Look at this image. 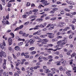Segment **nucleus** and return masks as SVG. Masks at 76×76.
Wrapping results in <instances>:
<instances>
[{"instance_id": "680f3d73", "label": "nucleus", "mask_w": 76, "mask_h": 76, "mask_svg": "<svg viewBox=\"0 0 76 76\" xmlns=\"http://www.w3.org/2000/svg\"><path fill=\"white\" fill-rule=\"evenodd\" d=\"M23 18H26V15H23Z\"/></svg>"}, {"instance_id": "864d4df0", "label": "nucleus", "mask_w": 76, "mask_h": 76, "mask_svg": "<svg viewBox=\"0 0 76 76\" xmlns=\"http://www.w3.org/2000/svg\"><path fill=\"white\" fill-rule=\"evenodd\" d=\"M52 41H53V42H54V41H57V39H52Z\"/></svg>"}, {"instance_id": "dca6fc26", "label": "nucleus", "mask_w": 76, "mask_h": 76, "mask_svg": "<svg viewBox=\"0 0 76 76\" xmlns=\"http://www.w3.org/2000/svg\"><path fill=\"white\" fill-rule=\"evenodd\" d=\"M69 29H70V27H66L65 28H64V31H67V30Z\"/></svg>"}, {"instance_id": "a211bd4d", "label": "nucleus", "mask_w": 76, "mask_h": 76, "mask_svg": "<svg viewBox=\"0 0 76 76\" xmlns=\"http://www.w3.org/2000/svg\"><path fill=\"white\" fill-rule=\"evenodd\" d=\"M45 37H47V35L45 34V35H42L40 36L41 38H45Z\"/></svg>"}, {"instance_id": "6e6552de", "label": "nucleus", "mask_w": 76, "mask_h": 76, "mask_svg": "<svg viewBox=\"0 0 76 76\" xmlns=\"http://www.w3.org/2000/svg\"><path fill=\"white\" fill-rule=\"evenodd\" d=\"M6 60H4V63L3 64V67L4 69H6Z\"/></svg>"}, {"instance_id": "423d86ee", "label": "nucleus", "mask_w": 76, "mask_h": 76, "mask_svg": "<svg viewBox=\"0 0 76 76\" xmlns=\"http://www.w3.org/2000/svg\"><path fill=\"white\" fill-rule=\"evenodd\" d=\"M66 2L67 3H68V4H70L71 5H75L76 4V3L73 2L71 1H68L67 0L66 1Z\"/></svg>"}, {"instance_id": "ddd939ff", "label": "nucleus", "mask_w": 76, "mask_h": 76, "mask_svg": "<svg viewBox=\"0 0 76 76\" xmlns=\"http://www.w3.org/2000/svg\"><path fill=\"white\" fill-rule=\"evenodd\" d=\"M26 15L27 16H29L30 14H31V12H26L25 13Z\"/></svg>"}, {"instance_id": "bb28decb", "label": "nucleus", "mask_w": 76, "mask_h": 76, "mask_svg": "<svg viewBox=\"0 0 76 76\" xmlns=\"http://www.w3.org/2000/svg\"><path fill=\"white\" fill-rule=\"evenodd\" d=\"M71 27H72V29L73 30H75V26H74V25H71Z\"/></svg>"}, {"instance_id": "052dcab7", "label": "nucleus", "mask_w": 76, "mask_h": 76, "mask_svg": "<svg viewBox=\"0 0 76 76\" xmlns=\"http://www.w3.org/2000/svg\"><path fill=\"white\" fill-rule=\"evenodd\" d=\"M19 27H17L15 28V31H18V30H19Z\"/></svg>"}, {"instance_id": "f03ea898", "label": "nucleus", "mask_w": 76, "mask_h": 76, "mask_svg": "<svg viewBox=\"0 0 76 76\" xmlns=\"http://www.w3.org/2000/svg\"><path fill=\"white\" fill-rule=\"evenodd\" d=\"M40 2H42L43 4H45L44 5L45 6H47V5H48L50 4V3H47V1H45V0H41Z\"/></svg>"}, {"instance_id": "ea45409f", "label": "nucleus", "mask_w": 76, "mask_h": 76, "mask_svg": "<svg viewBox=\"0 0 76 76\" xmlns=\"http://www.w3.org/2000/svg\"><path fill=\"white\" fill-rule=\"evenodd\" d=\"M34 38V39H39V37H38L37 36H36V37H33Z\"/></svg>"}, {"instance_id": "de8ad7c7", "label": "nucleus", "mask_w": 76, "mask_h": 76, "mask_svg": "<svg viewBox=\"0 0 76 76\" xmlns=\"http://www.w3.org/2000/svg\"><path fill=\"white\" fill-rule=\"evenodd\" d=\"M11 34L12 37L14 38L15 37V35H14V34L13 33H11Z\"/></svg>"}, {"instance_id": "1a4fd4ad", "label": "nucleus", "mask_w": 76, "mask_h": 76, "mask_svg": "<svg viewBox=\"0 0 76 76\" xmlns=\"http://www.w3.org/2000/svg\"><path fill=\"white\" fill-rule=\"evenodd\" d=\"M54 26H55V24H52L50 26V27L49 28L50 29H53V28H54Z\"/></svg>"}, {"instance_id": "58836bf2", "label": "nucleus", "mask_w": 76, "mask_h": 76, "mask_svg": "<svg viewBox=\"0 0 76 76\" xmlns=\"http://www.w3.org/2000/svg\"><path fill=\"white\" fill-rule=\"evenodd\" d=\"M48 70H49V69H46L45 70V72L46 73H47Z\"/></svg>"}, {"instance_id": "13d9d810", "label": "nucleus", "mask_w": 76, "mask_h": 76, "mask_svg": "<svg viewBox=\"0 0 76 76\" xmlns=\"http://www.w3.org/2000/svg\"><path fill=\"white\" fill-rule=\"evenodd\" d=\"M47 68V66H43V69H45V70Z\"/></svg>"}, {"instance_id": "c85d7f7f", "label": "nucleus", "mask_w": 76, "mask_h": 76, "mask_svg": "<svg viewBox=\"0 0 76 76\" xmlns=\"http://www.w3.org/2000/svg\"><path fill=\"white\" fill-rule=\"evenodd\" d=\"M23 27V25H21L20 27H18L19 29H20Z\"/></svg>"}, {"instance_id": "5701e85b", "label": "nucleus", "mask_w": 76, "mask_h": 76, "mask_svg": "<svg viewBox=\"0 0 76 76\" xmlns=\"http://www.w3.org/2000/svg\"><path fill=\"white\" fill-rule=\"evenodd\" d=\"M8 61H11L12 60V57L10 56H8Z\"/></svg>"}, {"instance_id": "0eeeda50", "label": "nucleus", "mask_w": 76, "mask_h": 76, "mask_svg": "<svg viewBox=\"0 0 76 76\" xmlns=\"http://www.w3.org/2000/svg\"><path fill=\"white\" fill-rule=\"evenodd\" d=\"M2 22L3 25H6V23L7 25H9L10 24V23L9 22V21L7 20L6 21H4V20L2 21ZM4 22H5V23H4Z\"/></svg>"}, {"instance_id": "f704fd0d", "label": "nucleus", "mask_w": 76, "mask_h": 76, "mask_svg": "<svg viewBox=\"0 0 76 76\" xmlns=\"http://www.w3.org/2000/svg\"><path fill=\"white\" fill-rule=\"evenodd\" d=\"M18 41H25V39H21L20 38H19L18 39Z\"/></svg>"}, {"instance_id": "69168bd1", "label": "nucleus", "mask_w": 76, "mask_h": 76, "mask_svg": "<svg viewBox=\"0 0 76 76\" xmlns=\"http://www.w3.org/2000/svg\"><path fill=\"white\" fill-rule=\"evenodd\" d=\"M71 32H72V31L70 30V31H68L67 32V34H70V33H71Z\"/></svg>"}, {"instance_id": "f257e3e1", "label": "nucleus", "mask_w": 76, "mask_h": 76, "mask_svg": "<svg viewBox=\"0 0 76 76\" xmlns=\"http://www.w3.org/2000/svg\"><path fill=\"white\" fill-rule=\"evenodd\" d=\"M66 43H67V40H65V39L63 40H60L57 42V44H59V45H61V47H63V45H64V44H66Z\"/></svg>"}, {"instance_id": "a878e982", "label": "nucleus", "mask_w": 76, "mask_h": 76, "mask_svg": "<svg viewBox=\"0 0 76 76\" xmlns=\"http://www.w3.org/2000/svg\"><path fill=\"white\" fill-rule=\"evenodd\" d=\"M66 74H67V75H68V76H71V74H70V73H69V72H66Z\"/></svg>"}, {"instance_id": "f8f14e48", "label": "nucleus", "mask_w": 76, "mask_h": 76, "mask_svg": "<svg viewBox=\"0 0 76 76\" xmlns=\"http://www.w3.org/2000/svg\"><path fill=\"white\" fill-rule=\"evenodd\" d=\"M15 49L17 51H18V50H20V48H19V46H16L15 48Z\"/></svg>"}, {"instance_id": "09e8293b", "label": "nucleus", "mask_w": 76, "mask_h": 76, "mask_svg": "<svg viewBox=\"0 0 76 76\" xmlns=\"http://www.w3.org/2000/svg\"><path fill=\"white\" fill-rule=\"evenodd\" d=\"M48 76H53V74L50 73V74H48Z\"/></svg>"}, {"instance_id": "c9c22d12", "label": "nucleus", "mask_w": 76, "mask_h": 76, "mask_svg": "<svg viewBox=\"0 0 76 76\" xmlns=\"http://www.w3.org/2000/svg\"><path fill=\"white\" fill-rule=\"evenodd\" d=\"M3 71H4L3 70V69L1 70L0 71V73L1 75H2V74L3 73Z\"/></svg>"}, {"instance_id": "7ed1b4c3", "label": "nucleus", "mask_w": 76, "mask_h": 76, "mask_svg": "<svg viewBox=\"0 0 76 76\" xmlns=\"http://www.w3.org/2000/svg\"><path fill=\"white\" fill-rule=\"evenodd\" d=\"M6 46V43L5 42H3V44L1 43L0 44V47L1 49L3 50L5 48V47Z\"/></svg>"}, {"instance_id": "3c124183", "label": "nucleus", "mask_w": 76, "mask_h": 76, "mask_svg": "<svg viewBox=\"0 0 76 76\" xmlns=\"http://www.w3.org/2000/svg\"><path fill=\"white\" fill-rule=\"evenodd\" d=\"M69 9H72L73 8V6L72 5L69 6Z\"/></svg>"}, {"instance_id": "b1692460", "label": "nucleus", "mask_w": 76, "mask_h": 76, "mask_svg": "<svg viewBox=\"0 0 76 76\" xmlns=\"http://www.w3.org/2000/svg\"><path fill=\"white\" fill-rule=\"evenodd\" d=\"M57 19L56 17H54L53 18H52L50 19L51 20H56Z\"/></svg>"}, {"instance_id": "72a5a7b5", "label": "nucleus", "mask_w": 76, "mask_h": 76, "mask_svg": "<svg viewBox=\"0 0 76 76\" xmlns=\"http://www.w3.org/2000/svg\"><path fill=\"white\" fill-rule=\"evenodd\" d=\"M53 56H48V58H50V59H51V58H53Z\"/></svg>"}, {"instance_id": "6ab92c4d", "label": "nucleus", "mask_w": 76, "mask_h": 76, "mask_svg": "<svg viewBox=\"0 0 76 76\" xmlns=\"http://www.w3.org/2000/svg\"><path fill=\"white\" fill-rule=\"evenodd\" d=\"M34 49H35L34 47H32L29 48V49L30 50H31V51H32V50H34Z\"/></svg>"}, {"instance_id": "c756f323", "label": "nucleus", "mask_w": 76, "mask_h": 76, "mask_svg": "<svg viewBox=\"0 0 76 76\" xmlns=\"http://www.w3.org/2000/svg\"><path fill=\"white\" fill-rule=\"evenodd\" d=\"M41 40H42V39L39 38V41H37V42H41Z\"/></svg>"}, {"instance_id": "9d476101", "label": "nucleus", "mask_w": 76, "mask_h": 76, "mask_svg": "<svg viewBox=\"0 0 76 76\" xmlns=\"http://www.w3.org/2000/svg\"><path fill=\"white\" fill-rule=\"evenodd\" d=\"M20 64V61L18 60L17 61V63L16 64V66L18 67V65H19Z\"/></svg>"}, {"instance_id": "37998d69", "label": "nucleus", "mask_w": 76, "mask_h": 76, "mask_svg": "<svg viewBox=\"0 0 76 76\" xmlns=\"http://www.w3.org/2000/svg\"><path fill=\"white\" fill-rule=\"evenodd\" d=\"M2 4L3 6H4L6 4V2H5V1H2Z\"/></svg>"}, {"instance_id": "20e7f679", "label": "nucleus", "mask_w": 76, "mask_h": 76, "mask_svg": "<svg viewBox=\"0 0 76 76\" xmlns=\"http://www.w3.org/2000/svg\"><path fill=\"white\" fill-rule=\"evenodd\" d=\"M43 42H41L42 44H47V42H48L49 40L48 39H43Z\"/></svg>"}, {"instance_id": "4be33fe9", "label": "nucleus", "mask_w": 76, "mask_h": 76, "mask_svg": "<svg viewBox=\"0 0 76 76\" xmlns=\"http://www.w3.org/2000/svg\"><path fill=\"white\" fill-rule=\"evenodd\" d=\"M76 55V53H74L72 55H71V57H73L74 56H75Z\"/></svg>"}, {"instance_id": "2f4dec72", "label": "nucleus", "mask_w": 76, "mask_h": 76, "mask_svg": "<svg viewBox=\"0 0 76 76\" xmlns=\"http://www.w3.org/2000/svg\"><path fill=\"white\" fill-rule=\"evenodd\" d=\"M48 45L49 47H53V45L51 44H48Z\"/></svg>"}, {"instance_id": "2eb2a0df", "label": "nucleus", "mask_w": 76, "mask_h": 76, "mask_svg": "<svg viewBox=\"0 0 76 76\" xmlns=\"http://www.w3.org/2000/svg\"><path fill=\"white\" fill-rule=\"evenodd\" d=\"M48 37L49 38H54V35H49L48 36Z\"/></svg>"}, {"instance_id": "338daca9", "label": "nucleus", "mask_w": 76, "mask_h": 76, "mask_svg": "<svg viewBox=\"0 0 76 76\" xmlns=\"http://www.w3.org/2000/svg\"><path fill=\"white\" fill-rule=\"evenodd\" d=\"M6 72H4L3 73V76H6Z\"/></svg>"}, {"instance_id": "473e14b6", "label": "nucleus", "mask_w": 76, "mask_h": 76, "mask_svg": "<svg viewBox=\"0 0 76 76\" xmlns=\"http://www.w3.org/2000/svg\"><path fill=\"white\" fill-rule=\"evenodd\" d=\"M38 11V10H37V9H35V10H33V12H37Z\"/></svg>"}, {"instance_id": "79ce46f5", "label": "nucleus", "mask_w": 76, "mask_h": 76, "mask_svg": "<svg viewBox=\"0 0 76 76\" xmlns=\"http://www.w3.org/2000/svg\"><path fill=\"white\" fill-rule=\"evenodd\" d=\"M26 6L27 7L29 6H30V3L29 2H27V3Z\"/></svg>"}, {"instance_id": "9b49d317", "label": "nucleus", "mask_w": 76, "mask_h": 76, "mask_svg": "<svg viewBox=\"0 0 76 76\" xmlns=\"http://www.w3.org/2000/svg\"><path fill=\"white\" fill-rule=\"evenodd\" d=\"M29 42H30V45H32V44H33V43H34V41L32 39H30L29 41Z\"/></svg>"}, {"instance_id": "8fccbe9b", "label": "nucleus", "mask_w": 76, "mask_h": 76, "mask_svg": "<svg viewBox=\"0 0 76 76\" xmlns=\"http://www.w3.org/2000/svg\"><path fill=\"white\" fill-rule=\"evenodd\" d=\"M0 7L1 10H3V8L2 7V5H1V4H0Z\"/></svg>"}, {"instance_id": "412c9836", "label": "nucleus", "mask_w": 76, "mask_h": 76, "mask_svg": "<svg viewBox=\"0 0 76 76\" xmlns=\"http://www.w3.org/2000/svg\"><path fill=\"white\" fill-rule=\"evenodd\" d=\"M8 42H12V39H11V38H9L8 39Z\"/></svg>"}, {"instance_id": "4468645a", "label": "nucleus", "mask_w": 76, "mask_h": 76, "mask_svg": "<svg viewBox=\"0 0 76 76\" xmlns=\"http://www.w3.org/2000/svg\"><path fill=\"white\" fill-rule=\"evenodd\" d=\"M37 20L38 22H42L43 20V19L42 18H39L37 19Z\"/></svg>"}, {"instance_id": "39448f33", "label": "nucleus", "mask_w": 76, "mask_h": 76, "mask_svg": "<svg viewBox=\"0 0 76 76\" xmlns=\"http://www.w3.org/2000/svg\"><path fill=\"white\" fill-rule=\"evenodd\" d=\"M0 57L3 56L4 57H6V53L4 52V51H1V52H0Z\"/></svg>"}, {"instance_id": "a18cd8bd", "label": "nucleus", "mask_w": 76, "mask_h": 76, "mask_svg": "<svg viewBox=\"0 0 76 76\" xmlns=\"http://www.w3.org/2000/svg\"><path fill=\"white\" fill-rule=\"evenodd\" d=\"M22 36L23 37H26V33H23Z\"/></svg>"}, {"instance_id": "0e129e2a", "label": "nucleus", "mask_w": 76, "mask_h": 76, "mask_svg": "<svg viewBox=\"0 0 76 76\" xmlns=\"http://www.w3.org/2000/svg\"><path fill=\"white\" fill-rule=\"evenodd\" d=\"M71 14L73 15H76V12H72Z\"/></svg>"}, {"instance_id": "4c0bfd02", "label": "nucleus", "mask_w": 76, "mask_h": 76, "mask_svg": "<svg viewBox=\"0 0 76 76\" xmlns=\"http://www.w3.org/2000/svg\"><path fill=\"white\" fill-rule=\"evenodd\" d=\"M43 59L44 60H45V61H46V60H47V58L44 57L43 58Z\"/></svg>"}, {"instance_id": "e433bc0d", "label": "nucleus", "mask_w": 76, "mask_h": 76, "mask_svg": "<svg viewBox=\"0 0 76 76\" xmlns=\"http://www.w3.org/2000/svg\"><path fill=\"white\" fill-rule=\"evenodd\" d=\"M59 70H61V71H62V70H63V68L62 66H61L59 67Z\"/></svg>"}, {"instance_id": "603ef678", "label": "nucleus", "mask_w": 76, "mask_h": 76, "mask_svg": "<svg viewBox=\"0 0 76 76\" xmlns=\"http://www.w3.org/2000/svg\"><path fill=\"white\" fill-rule=\"evenodd\" d=\"M8 49L9 50H10V51H12V48H11V47H9Z\"/></svg>"}, {"instance_id": "cd10ccee", "label": "nucleus", "mask_w": 76, "mask_h": 76, "mask_svg": "<svg viewBox=\"0 0 76 76\" xmlns=\"http://www.w3.org/2000/svg\"><path fill=\"white\" fill-rule=\"evenodd\" d=\"M39 27L41 28H44V26L42 24H41L39 25Z\"/></svg>"}, {"instance_id": "774afa93", "label": "nucleus", "mask_w": 76, "mask_h": 76, "mask_svg": "<svg viewBox=\"0 0 76 76\" xmlns=\"http://www.w3.org/2000/svg\"><path fill=\"white\" fill-rule=\"evenodd\" d=\"M19 34H23V33L22 31H21L19 32Z\"/></svg>"}, {"instance_id": "c03bdc74", "label": "nucleus", "mask_w": 76, "mask_h": 76, "mask_svg": "<svg viewBox=\"0 0 76 76\" xmlns=\"http://www.w3.org/2000/svg\"><path fill=\"white\" fill-rule=\"evenodd\" d=\"M64 10L66 11V12H69V11H70L69 10H68L67 8L65 9Z\"/></svg>"}, {"instance_id": "393cba45", "label": "nucleus", "mask_w": 76, "mask_h": 76, "mask_svg": "<svg viewBox=\"0 0 76 76\" xmlns=\"http://www.w3.org/2000/svg\"><path fill=\"white\" fill-rule=\"evenodd\" d=\"M31 54H32V55H34V54H36V51H32L31 53Z\"/></svg>"}, {"instance_id": "e2e57ef3", "label": "nucleus", "mask_w": 76, "mask_h": 76, "mask_svg": "<svg viewBox=\"0 0 76 76\" xmlns=\"http://www.w3.org/2000/svg\"><path fill=\"white\" fill-rule=\"evenodd\" d=\"M39 71L40 72H44V70L42 69H41L39 70Z\"/></svg>"}, {"instance_id": "bf43d9fd", "label": "nucleus", "mask_w": 76, "mask_h": 76, "mask_svg": "<svg viewBox=\"0 0 76 76\" xmlns=\"http://www.w3.org/2000/svg\"><path fill=\"white\" fill-rule=\"evenodd\" d=\"M50 19V17H46L45 18V19L46 20H47L48 19Z\"/></svg>"}, {"instance_id": "5fc2aeb1", "label": "nucleus", "mask_w": 76, "mask_h": 76, "mask_svg": "<svg viewBox=\"0 0 76 76\" xmlns=\"http://www.w3.org/2000/svg\"><path fill=\"white\" fill-rule=\"evenodd\" d=\"M61 62V61H60L59 63H58L57 64V65H58V66H60V65H61V64L60 63V62Z\"/></svg>"}, {"instance_id": "a19ab883", "label": "nucleus", "mask_w": 76, "mask_h": 76, "mask_svg": "<svg viewBox=\"0 0 76 76\" xmlns=\"http://www.w3.org/2000/svg\"><path fill=\"white\" fill-rule=\"evenodd\" d=\"M53 10L54 11H56L58 10V8H55L53 9Z\"/></svg>"}, {"instance_id": "6e6d98bb", "label": "nucleus", "mask_w": 76, "mask_h": 76, "mask_svg": "<svg viewBox=\"0 0 76 76\" xmlns=\"http://www.w3.org/2000/svg\"><path fill=\"white\" fill-rule=\"evenodd\" d=\"M62 37L61 36H58L57 37V38L58 39H59V38H62Z\"/></svg>"}, {"instance_id": "4d7b16f0", "label": "nucleus", "mask_w": 76, "mask_h": 76, "mask_svg": "<svg viewBox=\"0 0 76 76\" xmlns=\"http://www.w3.org/2000/svg\"><path fill=\"white\" fill-rule=\"evenodd\" d=\"M65 32L63 31L61 32V34H62V35H64V34H65Z\"/></svg>"}, {"instance_id": "49530a36", "label": "nucleus", "mask_w": 76, "mask_h": 76, "mask_svg": "<svg viewBox=\"0 0 76 76\" xmlns=\"http://www.w3.org/2000/svg\"><path fill=\"white\" fill-rule=\"evenodd\" d=\"M14 76H19V74L17 73H15L14 74Z\"/></svg>"}, {"instance_id": "f3484780", "label": "nucleus", "mask_w": 76, "mask_h": 76, "mask_svg": "<svg viewBox=\"0 0 76 76\" xmlns=\"http://www.w3.org/2000/svg\"><path fill=\"white\" fill-rule=\"evenodd\" d=\"M44 10L46 12H48V11H50V10L49 8H45L44 9Z\"/></svg>"}, {"instance_id": "aec40b11", "label": "nucleus", "mask_w": 76, "mask_h": 76, "mask_svg": "<svg viewBox=\"0 0 76 76\" xmlns=\"http://www.w3.org/2000/svg\"><path fill=\"white\" fill-rule=\"evenodd\" d=\"M23 43V42H20L18 44V46H20L21 45H22Z\"/></svg>"}, {"instance_id": "7c9ffc66", "label": "nucleus", "mask_w": 76, "mask_h": 76, "mask_svg": "<svg viewBox=\"0 0 76 76\" xmlns=\"http://www.w3.org/2000/svg\"><path fill=\"white\" fill-rule=\"evenodd\" d=\"M54 12H55V11L54 10H53L50 12V13H51V14H53V13H54Z\"/></svg>"}]
</instances>
